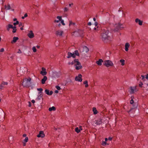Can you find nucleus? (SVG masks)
Instances as JSON below:
<instances>
[{
    "label": "nucleus",
    "instance_id": "obj_17",
    "mask_svg": "<svg viewBox=\"0 0 148 148\" xmlns=\"http://www.w3.org/2000/svg\"><path fill=\"white\" fill-rule=\"evenodd\" d=\"M47 77L46 76H44L43 77V79H42L41 80V83L42 84H44L45 81L47 80Z\"/></svg>",
    "mask_w": 148,
    "mask_h": 148
},
{
    "label": "nucleus",
    "instance_id": "obj_54",
    "mask_svg": "<svg viewBox=\"0 0 148 148\" xmlns=\"http://www.w3.org/2000/svg\"><path fill=\"white\" fill-rule=\"evenodd\" d=\"M91 23L90 22H89L88 23V25L90 26L91 25Z\"/></svg>",
    "mask_w": 148,
    "mask_h": 148
},
{
    "label": "nucleus",
    "instance_id": "obj_48",
    "mask_svg": "<svg viewBox=\"0 0 148 148\" xmlns=\"http://www.w3.org/2000/svg\"><path fill=\"white\" fill-rule=\"evenodd\" d=\"M4 51V49L3 48H2L0 50V51L1 52H3Z\"/></svg>",
    "mask_w": 148,
    "mask_h": 148
},
{
    "label": "nucleus",
    "instance_id": "obj_8",
    "mask_svg": "<svg viewBox=\"0 0 148 148\" xmlns=\"http://www.w3.org/2000/svg\"><path fill=\"white\" fill-rule=\"evenodd\" d=\"M82 75L81 74H79L78 75V76H77L75 77V80L76 81L81 82L82 80Z\"/></svg>",
    "mask_w": 148,
    "mask_h": 148
},
{
    "label": "nucleus",
    "instance_id": "obj_56",
    "mask_svg": "<svg viewBox=\"0 0 148 148\" xmlns=\"http://www.w3.org/2000/svg\"><path fill=\"white\" fill-rule=\"evenodd\" d=\"M27 13H26L24 15V16L25 17H27Z\"/></svg>",
    "mask_w": 148,
    "mask_h": 148
},
{
    "label": "nucleus",
    "instance_id": "obj_49",
    "mask_svg": "<svg viewBox=\"0 0 148 148\" xmlns=\"http://www.w3.org/2000/svg\"><path fill=\"white\" fill-rule=\"evenodd\" d=\"M17 53H22V52L20 49H18V51L17 52Z\"/></svg>",
    "mask_w": 148,
    "mask_h": 148
},
{
    "label": "nucleus",
    "instance_id": "obj_22",
    "mask_svg": "<svg viewBox=\"0 0 148 148\" xmlns=\"http://www.w3.org/2000/svg\"><path fill=\"white\" fill-rule=\"evenodd\" d=\"M5 8L6 10H9L11 9L10 6L9 4H8L7 6L6 5H5Z\"/></svg>",
    "mask_w": 148,
    "mask_h": 148
},
{
    "label": "nucleus",
    "instance_id": "obj_63",
    "mask_svg": "<svg viewBox=\"0 0 148 148\" xmlns=\"http://www.w3.org/2000/svg\"><path fill=\"white\" fill-rule=\"evenodd\" d=\"M29 106L30 107L31 106V103L30 102H29Z\"/></svg>",
    "mask_w": 148,
    "mask_h": 148
},
{
    "label": "nucleus",
    "instance_id": "obj_41",
    "mask_svg": "<svg viewBox=\"0 0 148 148\" xmlns=\"http://www.w3.org/2000/svg\"><path fill=\"white\" fill-rule=\"evenodd\" d=\"M56 88L58 89V90H60L61 89L60 87L58 86H56Z\"/></svg>",
    "mask_w": 148,
    "mask_h": 148
},
{
    "label": "nucleus",
    "instance_id": "obj_60",
    "mask_svg": "<svg viewBox=\"0 0 148 148\" xmlns=\"http://www.w3.org/2000/svg\"><path fill=\"white\" fill-rule=\"evenodd\" d=\"M32 102L33 103H34L35 102V100H32Z\"/></svg>",
    "mask_w": 148,
    "mask_h": 148
},
{
    "label": "nucleus",
    "instance_id": "obj_51",
    "mask_svg": "<svg viewBox=\"0 0 148 148\" xmlns=\"http://www.w3.org/2000/svg\"><path fill=\"white\" fill-rule=\"evenodd\" d=\"M38 95H43L42 94V91H40L38 92Z\"/></svg>",
    "mask_w": 148,
    "mask_h": 148
},
{
    "label": "nucleus",
    "instance_id": "obj_30",
    "mask_svg": "<svg viewBox=\"0 0 148 148\" xmlns=\"http://www.w3.org/2000/svg\"><path fill=\"white\" fill-rule=\"evenodd\" d=\"M74 25L75 24V23H73L72 21H69V26H70L71 25Z\"/></svg>",
    "mask_w": 148,
    "mask_h": 148
},
{
    "label": "nucleus",
    "instance_id": "obj_52",
    "mask_svg": "<svg viewBox=\"0 0 148 148\" xmlns=\"http://www.w3.org/2000/svg\"><path fill=\"white\" fill-rule=\"evenodd\" d=\"M52 73L54 74H56L58 73L56 72H52Z\"/></svg>",
    "mask_w": 148,
    "mask_h": 148
},
{
    "label": "nucleus",
    "instance_id": "obj_39",
    "mask_svg": "<svg viewBox=\"0 0 148 148\" xmlns=\"http://www.w3.org/2000/svg\"><path fill=\"white\" fill-rule=\"evenodd\" d=\"M19 23V22L18 21H16V22L14 23H13V25L15 26L16 25H17Z\"/></svg>",
    "mask_w": 148,
    "mask_h": 148
},
{
    "label": "nucleus",
    "instance_id": "obj_26",
    "mask_svg": "<svg viewBox=\"0 0 148 148\" xmlns=\"http://www.w3.org/2000/svg\"><path fill=\"white\" fill-rule=\"evenodd\" d=\"M120 62L121 63V65L123 66L125 64V60L123 59L121 60Z\"/></svg>",
    "mask_w": 148,
    "mask_h": 148
},
{
    "label": "nucleus",
    "instance_id": "obj_36",
    "mask_svg": "<svg viewBox=\"0 0 148 148\" xmlns=\"http://www.w3.org/2000/svg\"><path fill=\"white\" fill-rule=\"evenodd\" d=\"M57 18L58 19L59 21H61L62 19L61 16H58L57 17Z\"/></svg>",
    "mask_w": 148,
    "mask_h": 148
},
{
    "label": "nucleus",
    "instance_id": "obj_43",
    "mask_svg": "<svg viewBox=\"0 0 148 148\" xmlns=\"http://www.w3.org/2000/svg\"><path fill=\"white\" fill-rule=\"evenodd\" d=\"M76 55L73 53H72V57L74 58H75Z\"/></svg>",
    "mask_w": 148,
    "mask_h": 148
},
{
    "label": "nucleus",
    "instance_id": "obj_23",
    "mask_svg": "<svg viewBox=\"0 0 148 148\" xmlns=\"http://www.w3.org/2000/svg\"><path fill=\"white\" fill-rule=\"evenodd\" d=\"M13 27V26L12 25H10V24H9L8 26V27H7V30L8 31H9V29L10 28H12Z\"/></svg>",
    "mask_w": 148,
    "mask_h": 148
},
{
    "label": "nucleus",
    "instance_id": "obj_59",
    "mask_svg": "<svg viewBox=\"0 0 148 148\" xmlns=\"http://www.w3.org/2000/svg\"><path fill=\"white\" fill-rule=\"evenodd\" d=\"M22 23H20L19 24V27H20V26H22Z\"/></svg>",
    "mask_w": 148,
    "mask_h": 148
},
{
    "label": "nucleus",
    "instance_id": "obj_21",
    "mask_svg": "<svg viewBox=\"0 0 148 148\" xmlns=\"http://www.w3.org/2000/svg\"><path fill=\"white\" fill-rule=\"evenodd\" d=\"M92 110L94 114H97V112L95 108L93 107L92 108Z\"/></svg>",
    "mask_w": 148,
    "mask_h": 148
},
{
    "label": "nucleus",
    "instance_id": "obj_5",
    "mask_svg": "<svg viewBox=\"0 0 148 148\" xmlns=\"http://www.w3.org/2000/svg\"><path fill=\"white\" fill-rule=\"evenodd\" d=\"M79 50L80 52H85L87 53L89 51V49L86 46H84L83 47L80 46L79 47Z\"/></svg>",
    "mask_w": 148,
    "mask_h": 148
},
{
    "label": "nucleus",
    "instance_id": "obj_1",
    "mask_svg": "<svg viewBox=\"0 0 148 148\" xmlns=\"http://www.w3.org/2000/svg\"><path fill=\"white\" fill-rule=\"evenodd\" d=\"M109 31L105 30L101 35L102 39L105 42H107L110 40V37L108 35Z\"/></svg>",
    "mask_w": 148,
    "mask_h": 148
},
{
    "label": "nucleus",
    "instance_id": "obj_20",
    "mask_svg": "<svg viewBox=\"0 0 148 148\" xmlns=\"http://www.w3.org/2000/svg\"><path fill=\"white\" fill-rule=\"evenodd\" d=\"M56 110V108L54 106H52L51 107L49 108V111H51L52 110L55 111Z\"/></svg>",
    "mask_w": 148,
    "mask_h": 148
},
{
    "label": "nucleus",
    "instance_id": "obj_28",
    "mask_svg": "<svg viewBox=\"0 0 148 148\" xmlns=\"http://www.w3.org/2000/svg\"><path fill=\"white\" fill-rule=\"evenodd\" d=\"M76 56H79V54L78 53V51L77 50H75L74 51V53Z\"/></svg>",
    "mask_w": 148,
    "mask_h": 148
},
{
    "label": "nucleus",
    "instance_id": "obj_27",
    "mask_svg": "<svg viewBox=\"0 0 148 148\" xmlns=\"http://www.w3.org/2000/svg\"><path fill=\"white\" fill-rule=\"evenodd\" d=\"M84 84H85V86L86 87H87L88 86V81L87 80L85 81L84 82Z\"/></svg>",
    "mask_w": 148,
    "mask_h": 148
},
{
    "label": "nucleus",
    "instance_id": "obj_64",
    "mask_svg": "<svg viewBox=\"0 0 148 148\" xmlns=\"http://www.w3.org/2000/svg\"><path fill=\"white\" fill-rule=\"evenodd\" d=\"M17 20V19L16 18H15L14 19H13V21H16Z\"/></svg>",
    "mask_w": 148,
    "mask_h": 148
},
{
    "label": "nucleus",
    "instance_id": "obj_38",
    "mask_svg": "<svg viewBox=\"0 0 148 148\" xmlns=\"http://www.w3.org/2000/svg\"><path fill=\"white\" fill-rule=\"evenodd\" d=\"M61 21V23H62V24L63 25H65V24L64 23V21L63 20V19H62Z\"/></svg>",
    "mask_w": 148,
    "mask_h": 148
},
{
    "label": "nucleus",
    "instance_id": "obj_14",
    "mask_svg": "<svg viewBox=\"0 0 148 148\" xmlns=\"http://www.w3.org/2000/svg\"><path fill=\"white\" fill-rule=\"evenodd\" d=\"M45 92L47 95H50L52 94L53 92L52 91H51L49 92V90L47 89H46L45 90Z\"/></svg>",
    "mask_w": 148,
    "mask_h": 148
},
{
    "label": "nucleus",
    "instance_id": "obj_33",
    "mask_svg": "<svg viewBox=\"0 0 148 148\" xmlns=\"http://www.w3.org/2000/svg\"><path fill=\"white\" fill-rule=\"evenodd\" d=\"M69 10V9L67 7H65L64 9V12H68Z\"/></svg>",
    "mask_w": 148,
    "mask_h": 148
},
{
    "label": "nucleus",
    "instance_id": "obj_40",
    "mask_svg": "<svg viewBox=\"0 0 148 148\" xmlns=\"http://www.w3.org/2000/svg\"><path fill=\"white\" fill-rule=\"evenodd\" d=\"M28 141V138L27 137H26L25 138V140H24V141L25 142H27Z\"/></svg>",
    "mask_w": 148,
    "mask_h": 148
},
{
    "label": "nucleus",
    "instance_id": "obj_24",
    "mask_svg": "<svg viewBox=\"0 0 148 148\" xmlns=\"http://www.w3.org/2000/svg\"><path fill=\"white\" fill-rule=\"evenodd\" d=\"M72 56V53L70 52H68V56H67V58H70Z\"/></svg>",
    "mask_w": 148,
    "mask_h": 148
},
{
    "label": "nucleus",
    "instance_id": "obj_12",
    "mask_svg": "<svg viewBox=\"0 0 148 148\" xmlns=\"http://www.w3.org/2000/svg\"><path fill=\"white\" fill-rule=\"evenodd\" d=\"M135 22L136 23H138L139 25H141L143 24V21H141L138 18H136L135 19Z\"/></svg>",
    "mask_w": 148,
    "mask_h": 148
},
{
    "label": "nucleus",
    "instance_id": "obj_9",
    "mask_svg": "<svg viewBox=\"0 0 148 148\" xmlns=\"http://www.w3.org/2000/svg\"><path fill=\"white\" fill-rule=\"evenodd\" d=\"M42 71L40 72V74L43 76L46 75L47 74V72L46 71V69L44 67H42Z\"/></svg>",
    "mask_w": 148,
    "mask_h": 148
},
{
    "label": "nucleus",
    "instance_id": "obj_6",
    "mask_svg": "<svg viewBox=\"0 0 148 148\" xmlns=\"http://www.w3.org/2000/svg\"><path fill=\"white\" fill-rule=\"evenodd\" d=\"M122 25L121 24L119 23L116 24L115 25V27L114 30V32H117L121 30V28H123V27L121 26Z\"/></svg>",
    "mask_w": 148,
    "mask_h": 148
},
{
    "label": "nucleus",
    "instance_id": "obj_29",
    "mask_svg": "<svg viewBox=\"0 0 148 148\" xmlns=\"http://www.w3.org/2000/svg\"><path fill=\"white\" fill-rule=\"evenodd\" d=\"M43 96V95H39L37 98L36 99L38 100L40 99Z\"/></svg>",
    "mask_w": 148,
    "mask_h": 148
},
{
    "label": "nucleus",
    "instance_id": "obj_3",
    "mask_svg": "<svg viewBox=\"0 0 148 148\" xmlns=\"http://www.w3.org/2000/svg\"><path fill=\"white\" fill-rule=\"evenodd\" d=\"M71 64L72 65L74 64L75 66V69L77 70L81 69L82 67L77 59H75L73 61L71 62Z\"/></svg>",
    "mask_w": 148,
    "mask_h": 148
},
{
    "label": "nucleus",
    "instance_id": "obj_62",
    "mask_svg": "<svg viewBox=\"0 0 148 148\" xmlns=\"http://www.w3.org/2000/svg\"><path fill=\"white\" fill-rule=\"evenodd\" d=\"M79 128H80L79 130H82V126H80L79 127Z\"/></svg>",
    "mask_w": 148,
    "mask_h": 148
},
{
    "label": "nucleus",
    "instance_id": "obj_18",
    "mask_svg": "<svg viewBox=\"0 0 148 148\" xmlns=\"http://www.w3.org/2000/svg\"><path fill=\"white\" fill-rule=\"evenodd\" d=\"M103 62V60L101 59H99L98 61L96 62V63L99 66L102 64V62Z\"/></svg>",
    "mask_w": 148,
    "mask_h": 148
},
{
    "label": "nucleus",
    "instance_id": "obj_61",
    "mask_svg": "<svg viewBox=\"0 0 148 148\" xmlns=\"http://www.w3.org/2000/svg\"><path fill=\"white\" fill-rule=\"evenodd\" d=\"M26 136V135L25 134H24L23 135V136L24 137H25Z\"/></svg>",
    "mask_w": 148,
    "mask_h": 148
},
{
    "label": "nucleus",
    "instance_id": "obj_13",
    "mask_svg": "<svg viewBox=\"0 0 148 148\" xmlns=\"http://www.w3.org/2000/svg\"><path fill=\"white\" fill-rule=\"evenodd\" d=\"M102 123V119H100L97 120H96L95 122V123L97 125H99L101 124Z\"/></svg>",
    "mask_w": 148,
    "mask_h": 148
},
{
    "label": "nucleus",
    "instance_id": "obj_58",
    "mask_svg": "<svg viewBox=\"0 0 148 148\" xmlns=\"http://www.w3.org/2000/svg\"><path fill=\"white\" fill-rule=\"evenodd\" d=\"M55 93H57L58 92V90H56L55 91Z\"/></svg>",
    "mask_w": 148,
    "mask_h": 148
},
{
    "label": "nucleus",
    "instance_id": "obj_4",
    "mask_svg": "<svg viewBox=\"0 0 148 148\" xmlns=\"http://www.w3.org/2000/svg\"><path fill=\"white\" fill-rule=\"evenodd\" d=\"M103 64L107 67L113 66L114 65L112 62L110 60H106L104 61Z\"/></svg>",
    "mask_w": 148,
    "mask_h": 148
},
{
    "label": "nucleus",
    "instance_id": "obj_19",
    "mask_svg": "<svg viewBox=\"0 0 148 148\" xmlns=\"http://www.w3.org/2000/svg\"><path fill=\"white\" fill-rule=\"evenodd\" d=\"M18 39V38L17 37H13V40L11 42V43H15L16 42V41Z\"/></svg>",
    "mask_w": 148,
    "mask_h": 148
},
{
    "label": "nucleus",
    "instance_id": "obj_2",
    "mask_svg": "<svg viewBox=\"0 0 148 148\" xmlns=\"http://www.w3.org/2000/svg\"><path fill=\"white\" fill-rule=\"evenodd\" d=\"M31 79L30 77L24 79L22 82V85L24 87H29L31 84Z\"/></svg>",
    "mask_w": 148,
    "mask_h": 148
},
{
    "label": "nucleus",
    "instance_id": "obj_31",
    "mask_svg": "<svg viewBox=\"0 0 148 148\" xmlns=\"http://www.w3.org/2000/svg\"><path fill=\"white\" fill-rule=\"evenodd\" d=\"M16 27L15 26H14L13 27V28H12V29H13V31H12V32L13 33H15L16 32Z\"/></svg>",
    "mask_w": 148,
    "mask_h": 148
},
{
    "label": "nucleus",
    "instance_id": "obj_11",
    "mask_svg": "<svg viewBox=\"0 0 148 148\" xmlns=\"http://www.w3.org/2000/svg\"><path fill=\"white\" fill-rule=\"evenodd\" d=\"M27 36L30 38H32L34 37V34L32 31H30L27 34Z\"/></svg>",
    "mask_w": 148,
    "mask_h": 148
},
{
    "label": "nucleus",
    "instance_id": "obj_37",
    "mask_svg": "<svg viewBox=\"0 0 148 148\" xmlns=\"http://www.w3.org/2000/svg\"><path fill=\"white\" fill-rule=\"evenodd\" d=\"M2 84L3 85H7L8 84V83L7 82H3L2 83Z\"/></svg>",
    "mask_w": 148,
    "mask_h": 148
},
{
    "label": "nucleus",
    "instance_id": "obj_47",
    "mask_svg": "<svg viewBox=\"0 0 148 148\" xmlns=\"http://www.w3.org/2000/svg\"><path fill=\"white\" fill-rule=\"evenodd\" d=\"M3 84H1V85H0V89H2V88L3 87V86L2 85Z\"/></svg>",
    "mask_w": 148,
    "mask_h": 148
},
{
    "label": "nucleus",
    "instance_id": "obj_42",
    "mask_svg": "<svg viewBox=\"0 0 148 148\" xmlns=\"http://www.w3.org/2000/svg\"><path fill=\"white\" fill-rule=\"evenodd\" d=\"M143 85V84L142 83V82H140V83L139 84V86H140V87H142V85Z\"/></svg>",
    "mask_w": 148,
    "mask_h": 148
},
{
    "label": "nucleus",
    "instance_id": "obj_55",
    "mask_svg": "<svg viewBox=\"0 0 148 148\" xmlns=\"http://www.w3.org/2000/svg\"><path fill=\"white\" fill-rule=\"evenodd\" d=\"M108 140H111L112 139V138H111V137H109V138H108Z\"/></svg>",
    "mask_w": 148,
    "mask_h": 148
},
{
    "label": "nucleus",
    "instance_id": "obj_25",
    "mask_svg": "<svg viewBox=\"0 0 148 148\" xmlns=\"http://www.w3.org/2000/svg\"><path fill=\"white\" fill-rule=\"evenodd\" d=\"M75 131L77 132V133H79L80 132V130L78 129V128L77 127L75 128Z\"/></svg>",
    "mask_w": 148,
    "mask_h": 148
},
{
    "label": "nucleus",
    "instance_id": "obj_57",
    "mask_svg": "<svg viewBox=\"0 0 148 148\" xmlns=\"http://www.w3.org/2000/svg\"><path fill=\"white\" fill-rule=\"evenodd\" d=\"M145 78L146 79H148V74H147L146 76V77H145Z\"/></svg>",
    "mask_w": 148,
    "mask_h": 148
},
{
    "label": "nucleus",
    "instance_id": "obj_44",
    "mask_svg": "<svg viewBox=\"0 0 148 148\" xmlns=\"http://www.w3.org/2000/svg\"><path fill=\"white\" fill-rule=\"evenodd\" d=\"M37 90L38 91H42L43 90V89L42 88H37Z\"/></svg>",
    "mask_w": 148,
    "mask_h": 148
},
{
    "label": "nucleus",
    "instance_id": "obj_34",
    "mask_svg": "<svg viewBox=\"0 0 148 148\" xmlns=\"http://www.w3.org/2000/svg\"><path fill=\"white\" fill-rule=\"evenodd\" d=\"M32 49L33 51L34 52H36V48L35 47V46L33 47H32Z\"/></svg>",
    "mask_w": 148,
    "mask_h": 148
},
{
    "label": "nucleus",
    "instance_id": "obj_46",
    "mask_svg": "<svg viewBox=\"0 0 148 148\" xmlns=\"http://www.w3.org/2000/svg\"><path fill=\"white\" fill-rule=\"evenodd\" d=\"M141 77H142V79L144 81V79H145V76L144 75H142L141 76Z\"/></svg>",
    "mask_w": 148,
    "mask_h": 148
},
{
    "label": "nucleus",
    "instance_id": "obj_53",
    "mask_svg": "<svg viewBox=\"0 0 148 148\" xmlns=\"http://www.w3.org/2000/svg\"><path fill=\"white\" fill-rule=\"evenodd\" d=\"M94 25L95 26H97L98 25L97 23V22H95L94 23Z\"/></svg>",
    "mask_w": 148,
    "mask_h": 148
},
{
    "label": "nucleus",
    "instance_id": "obj_45",
    "mask_svg": "<svg viewBox=\"0 0 148 148\" xmlns=\"http://www.w3.org/2000/svg\"><path fill=\"white\" fill-rule=\"evenodd\" d=\"M134 102V101H133V99H132L130 102V104H133V103Z\"/></svg>",
    "mask_w": 148,
    "mask_h": 148
},
{
    "label": "nucleus",
    "instance_id": "obj_35",
    "mask_svg": "<svg viewBox=\"0 0 148 148\" xmlns=\"http://www.w3.org/2000/svg\"><path fill=\"white\" fill-rule=\"evenodd\" d=\"M81 30H78V31H75V32H74L73 34H72V35L73 36H74V34L75 33H79L80 32V31H81Z\"/></svg>",
    "mask_w": 148,
    "mask_h": 148
},
{
    "label": "nucleus",
    "instance_id": "obj_16",
    "mask_svg": "<svg viewBox=\"0 0 148 148\" xmlns=\"http://www.w3.org/2000/svg\"><path fill=\"white\" fill-rule=\"evenodd\" d=\"M130 46V45L129 43L127 42L125 43V50L126 51H127L128 50V48Z\"/></svg>",
    "mask_w": 148,
    "mask_h": 148
},
{
    "label": "nucleus",
    "instance_id": "obj_10",
    "mask_svg": "<svg viewBox=\"0 0 148 148\" xmlns=\"http://www.w3.org/2000/svg\"><path fill=\"white\" fill-rule=\"evenodd\" d=\"M45 136V135L44 133V132L43 131H40L39 133V134L37 135V137H41L43 138Z\"/></svg>",
    "mask_w": 148,
    "mask_h": 148
},
{
    "label": "nucleus",
    "instance_id": "obj_50",
    "mask_svg": "<svg viewBox=\"0 0 148 148\" xmlns=\"http://www.w3.org/2000/svg\"><path fill=\"white\" fill-rule=\"evenodd\" d=\"M60 21H59V20H55L54 21V22H56V23H58Z\"/></svg>",
    "mask_w": 148,
    "mask_h": 148
},
{
    "label": "nucleus",
    "instance_id": "obj_7",
    "mask_svg": "<svg viewBox=\"0 0 148 148\" xmlns=\"http://www.w3.org/2000/svg\"><path fill=\"white\" fill-rule=\"evenodd\" d=\"M130 90L129 91L130 94H132L134 93L136 91V86L132 87L131 86L130 88Z\"/></svg>",
    "mask_w": 148,
    "mask_h": 148
},
{
    "label": "nucleus",
    "instance_id": "obj_15",
    "mask_svg": "<svg viewBox=\"0 0 148 148\" xmlns=\"http://www.w3.org/2000/svg\"><path fill=\"white\" fill-rule=\"evenodd\" d=\"M62 31L60 30H58L56 32V34L57 35H59L60 36H62V34L63 33Z\"/></svg>",
    "mask_w": 148,
    "mask_h": 148
},
{
    "label": "nucleus",
    "instance_id": "obj_32",
    "mask_svg": "<svg viewBox=\"0 0 148 148\" xmlns=\"http://www.w3.org/2000/svg\"><path fill=\"white\" fill-rule=\"evenodd\" d=\"M101 144L103 146H105L107 144V143L106 142L103 141ZM107 145H108L109 144H107Z\"/></svg>",
    "mask_w": 148,
    "mask_h": 148
}]
</instances>
